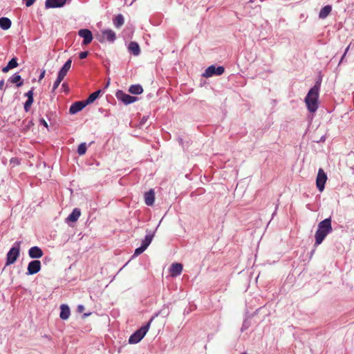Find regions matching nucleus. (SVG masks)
Instances as JSON below:
<instances>
[{"instance_id": "nucleus-1", "label": "nucleus", "mask_w": 354, "mask_h": 354, "mask_svg": "<svg viewBox=\"0 0 354 354\" xmlns=\"http://www.w3.org/2000/svg\"><path fill=\"white\" fill-rule=\"evenodd\" d=\"M333 232L331 216L320 221L317 225V230L315 234L314 246L317 247L324 241L328 234Z\"/></svg>"}, {"instance_id": "nucleus-2", "label": "nucleus", "mask_w": 354, "mask_h": 354, "mask_svg": "<svg viewBox=\"0 0 354 354\" xmlns=\"http://www.w3.org/2000/svg\"><path fill=\"white\" fill-rule=\"evenodd\" d=\"M319 88L318 86H313L308 91L306 97L305 103L308 111L310 113H315L319 107Z\"/></svg>"}, {"instance_id": "nucleus-3", "label": "nucleus", "mask_w": 354, "mask_h": 354, "mask_svg": "<svg viewBox=\"0 0 354 354\" xmlns=\"http://www.w3.org/2000/svg\"><path fill=\"white\" fill-rule=\"evenodd\" d=\"M159 315V313H156L153 316L151 317V319L148 321V322L140 327L139 329L136 330L129 338V343L131 344H134L140 342L144 337L146 335L148 332L151 324L154 319L156 317Z\"/></svg>"}, {"instance_id": "nucleus-4", "label": "nucleus", "mask_w": 354, "mask_h": 354, "mask_svg": "<svg viewBox=\"0 0 354 354\" xmlns=\"http://www.w3.org/2000/svg\"><path fill=\"white\" fill-rule=\"evenodd\" d=\"M20 241L15 242L7 253L6 266L13 264L17 261L20 253Z\"/></svg>"}, {"instance_id": "nucleus-5", "label": "nucleus", "mask_w": 354, "mask_h": 354, "mask_svg": "<svg viewBox=\"0 0 354 354\" xmlns=\"http://www.w3.org/2000/svg\"><path fill=\"white\" fill-rule=\"evenodd\" d=\"M116 98L122 102L124 105L131 104L138 100V97L135 96H131L126 93H124L122 90H118L115 93Z\"/></svg>"}, {"instance_id": "nucleus-6", "label": "nucleus", "mask_w": 354, "mask_h": 354, "mask_svg": "<svg viewBox=\"0 0 354 354\" xmlns=\"http://www.w3.org/2000/svg\"><path fill=\"white\" fill-rule=\"evenodd\" d=\"M224 72L225 68L223 66L211 65L205 69L203 76L208 78L214 75H221Z\"/></svg>"}, {"instance_id": "nucleus-7", "label": "nucleus", "mask_w": 354, "mask_h": 354, "mask_svg": "<svg viewBox=\"0 0 354 354\" xmlns=\"http://www.w3.org/2000/svg\"><path fill=\"white\" fill-rule=\"evenodd\" d=\"M327 175L324 171L320 168L318 170L317 178H316V186L317 189L322 192L325 188V184L327 180Z\"/></svg>"}, {"instance_id": "nucleus-8", "label": "nucleus", "mask_w": 354, "mask_h": 354, "mask_svg": "<svg viewBox=\"0 0 354 354\" xmlns=\"http://www.w3.org/2000/svg\"><path fill=\"white\" fill-rule=\"evenodd\" d=\"M41 270V262L37 259L29 262L27 268V275H33L39 272Z\"/></svg>"}, {"instance_id": "nucleus-9", "label": "nucleus", "mask_w": 354, "mask_h": 354, "mask_svg": "<svg viewBox=\"0 0 354 354\" xmlns=\"http://www.w3.org/2000/svg\"><path fill=\"white\" fill-rule=\"evenodd\" d=\"M78 35L83 38L82 45L89 44L93 39L92 32L87 28L80 29L78 31Z\"/></svg>"}, {"instance_id": "nucleus-10", "label": "nucleus", "mask_w": 354, "mask_h": 354, "mask_svg": "<svg viewBox=\"0 0 354 354\" xmlns=\"http://www.w3.org/2000/svg\"><path fill=\"white\" fill-rule=\"evenodd\" d=\"M158 227V225L157 226ZM158 227L155 229V230L152 231L151 230L147 229L146 232L147 234L145 236V239L142 240L141 246L145 248L146 250L149 247V245L151 244L154 236L156 231L157 230Z\"/></svg>"}, {"instance_id": "nucleus-11", "label": "nucleus", "mask_w": 354, "mask_h": 354, "mask_svg": "<svg viewBox=\"0 0 354 354\" xmlns=\"http://www.w3.org/2000/svg\"><path fill=\"white\" fill-rule=\"evenodd\" d=\"M86 106V104L84 100L76 101L71 105L69 108V113L71 115L75 114L81 111Z\"/></svg>"}, {"instance_id": "nucleus-12", "label": "nucleus", "mask_w": 354, "mask_h": 354, "mask_svg": "<svg viewBox=\"0 0 354 354\" xmlns=\"http://www.w3.org/2000/svg\"><path fill=\"white\" fill-rule=\"evenodd\" d=\"M66 3V0H46L45 8H57L63 7Z\"/></svg>"}, {"instance_id": "nucleus-13", "label": "nucleus", "mask_w": 354, "mask_h": 354, "mask_svg": "<svg viewBox=\"0 0 354 354\" xmlns=\"http://www.w3.org/2000/svg\"><path fill=\"white\" fill-rule=\"evenodd\" d=\"M183 265L180 263H174L169 268L170 274L173 277L179 276L183 271Z\"/></svg>"}, {"instance_id": "nucleus-14", "label": "nucleus", "mask_w": 354, "mask_h": 354, "mask_svg": "<svg viewBox=\"0 0 354 354\" xmlns=\"http://www.w3.org/2000/svg\"><path fill=\"white\" fill-rule=\"evenodd\" d=\"M81 216V210L80 208H74L72 212L66 218V222L67 223H75L76 222L80 216Z\"/></svg>"}, {"instance_id": "nucleus-15", "label": "nucleus", "mask_w": 354, "mask_h": 354, "mask_svg": "<svg viewBox=\"0 0 354 354\" xmlns=\"http://www.w3.org/2000/svg\"><path fill=\"white\" fill-rule=\"evenodd\" d=\"M42 250L38 246L31 247L28 250V255L32 259H39L43 256Z\"/></svg>"}, {"instance_id": "nucleus-16", "label": "nucleus", "mask_w": 354, "mask_h": 354, "mask_svg": "<svg viewBox=\"0 0 354 354\" xmlns=\"http://www.w3.org/2000/svg\"><path fill=\"white\" fill-rule=\"evenodd\" d=\"M145 203L148 206H151L154 203L155 201V192L153 189H151L148 192L145 193L144 195Z\"/></svg>"}, {"instance_id": "nucleus-17", "label": "nucleus", "mask_w": 354, "mask_h": 354, "mask_svg": "<svg viewBox=\"0 0 354 354\" xmlns=\"http://www.w3.org/2000/svg\"><path fill=\"white\" fill-rule=\"evenodd\" d=\"M127 48L129 53L134 56H138L140 54V48L136 41H131L129 44Z\"/></svg>"}, {"instance_id": "nucleus-18", "label": "nucleus", "mask_w": 354, "mask_h": 354, "mask_svg": "<svg viewBox=\"0 0 354 354\" xmlns=\"http://www.w3.org/2000/svg\"><path fill=\"white\" fill-rule=\"evenodd\" d=\"M8 82L15 84L17 87H20L24 84V80L19 73H15L10 77L8 80Z\"/></svg>"}, {"instance_id": "nucleus-19", "label": "nucleus", "mask_w": 354, "mask_h": 354, "mask_svg": "<svg viewBox=\"0 0 354 354\" xmlns=\"http://www.w3.org/2000/svg\"><path fill=\"white\" fill-rule=\"evenodd\" d=\"M102 37L106 38V41L113 43L116 39V35L111 29H106L102 32Z\"/></svg>"}, {"instance_id": "nucleus-20", "label": "nucleus", "mask_w": 354, "mask_h": 354, "mask_svg": "<svg viewBox=\"0 0 354 354\" xmlns=\"http://www.w3.org/2000/svg\"><path fill=\"white\" fill-rule=\"evenodd\" d=\"M71 315L70 308L67 304H62L60 306L59 317L63 320H66Z\"/></svg>"}, {"instance_id": "nucleus-21", "label": "nucleus", "mask_w": 354, "mask_h": 354, "mask_svg": "<svg viewBox=\"0 0 354 354\" xmlns=\"http://www.w3.org/2000/svg\"><path fill=\"white\" fill-rule=\"evenodd\" d=\"M17 58L16 57H12L7 64V65L2 68L3 73H8L10 70L15 68L18 66Z\"/></svg>"}, {"instance_id": "nucleus-22", "label": "nucleus", "mask_w": 354, "mask_h": 354, "mask_svg": "<svg viewBox=\"0 0 354 354\" xmlns=\"http://www.w3.org/2000/svg\"><path fill=\"white\" fill-rule=\"evenodd\" d=\"M72 60L71 59H68L64 64L62 66L61 69L58 72V75L64 78V77L66 75L68 71L71 68V66Z\"/></svg>"}, {"instance_id": "nucleus-23", "label": "nucleus", "mask_w": 354, "mask_h": 354, "mask_svg": "<svg viewBox=\"0 0 354 354\" xmlns=\"http://www.w3.org/2000/svg\"><path fill=\"white\" fill-rule=\"evenodd\" d=\"M102 93L101 89H98L96 91L92 93L88 97L84 100L86 106L95 102L100 95Z\"/></svg>"}, {"instance_id": "nucleus-24", "label": "nucleus", "mask_w": 354, "mask_h": 354, "mask_svg": "<svg viewBox=\"0 0 354 354\" xmlns=\"http://www.w3.org/2000/svg\"><path fill=\"white\" fill-rule=\"evenodd\" d=\"M332 11V6L326 5L324 6L319 11V18L324 19H326Z\"/></svg>"}, {"instance_id": "nucleus-25", "label": "nucleus", "mask_w": 354, "mask_h": 354, "mask_svg": "<svg viewBox=\"0 0 354 354\" xmlns=\"http://www.w3.org/2000/svg\"><path fill=\"white\" fill-rule=\"evenodd\" d=\"M113 23L116 28H121L124 23V19L123 15L122 14H118L115 15L113 19Z\"/></svg>"}, {"instance_id": "nucleus-26", "label": "nucleus", "mask_w": 354, "mask_h": 354, "mask_svg": "<svg viewBox=\"0 0 354 354\" xmlns=\"http://www.w3.org/2000/svg\"><path fill=\"white\" fill-rule=\"evenodd\" d=\"M129 92L133 95H140L143 92V88L139 84H132L129 88Z\"/></svg>"}, {"instance_id": "nucleus-27", "label": "nucleus", "mask_w": 354, "mask_h": 354, "mask_svg": "<svg viewBox=\"0 0 354 354\" xmlns=\"http://www.w3.org/2000/svg\"><path fill=\"white\" fill-rule=\"evenodd\" d=\"M12 24L11 20L8 17L0 18V28L4 30H8L10 28Z\"/></svg>"}, {"instance_id": "nucleus-28", "label": "nucleus", "mask_w": 354, "mask_h": 354, "mask_svg": "<svg viewBox=\"0 0 354 354\" xmlns=\"http://www.w3.org/2000/svg\"><path fill=\"white\" fill-rule=\"evenodd\" d=\"M87 146L86 142H82L77 147V152L79 156H83L86 153Z\"/></svg>"}, {"instance_id": "nucleus-29", "label": "nucleus", "mask_w": 354, "mask_h": 354, "mask_svg": "<svg viewBox=\"0 0 354 354\" xmlns=\"http://www.w3.org/2000/svg\"><path fill=\"white\" fill-rule=\"evenodd\" d=\"M34 102V98H27L24 104V109L26 112H28L30 109L32 104Z\"/></svg>"}, {"instance_id": "nucleus-30", "label": "nucleus", "mask_w": 354, "mask_h": 354, "mask_svg": "<svg viewBox=\"0 0 354 354\" xmlns=\"http://www.w3.org/2000/svg\"><path fill=\"white\" fill-rule=\"evenodd\" d=\"M64 80V77L57 75V79L53 83V86L52 88V93H54L55 90L58 88L62 81Z\"/></svg>"}, {"instance_id": "nucleus-31", "label": "nucleus", "mask_w": 354, "mask_h": 354, "mask_svg": "<svg viewBox=\"0 0 354 354\" xmlns=\"http://www.w3.org/2000/svg\"><path fill=\"white\" fill-rule=\"evenodd\" d=\"M250 326H251L250 320L248 318H245L243 320V324H242V326L241 328V332H243V331L246 330L247 329H248Z\"/></svg>"}, {"instance_id": "nucleus-32", "label": "nucleus", "mask_w": 354, "mask_h": 354, "mask_svg": "<svg viewBox=\"0 0 354 354\" xmlns=\"http://www.w3.org/2000/svg\"><path fill=\"white\" fill-rule=\"evenodd\" d=\"M145 250H146V249L140 245V247L137 248L135 250L134 253H133L132 257H135L139 256L142 252H144Z\"/></svg>"}, {"instance_id": "nucleus-33", "label": "nucleus", "mask_w": 354, "mask_h": 354, "mask_svg": "<svg viewBox=\"0 0 354 354\" xmlns=\"http://www.w3.org/2000/svg\"><path fill=\"white\" fill-rule=\"evenodd\" d=\"M10 163L12 165V167L19 165L21 164V159L17 157H13L10 160Z\"/></svg>"}, {"instance_id": "nucleus-34", "label": "nucleus", "mask_w": 354, "mask_h": 354, "mask_svg": "<svg viewBox=\"0 0 354 354\" xmlns=\"http://www.w3.org/2000/svg\"><path fill=\"white\" fill-rule=\"evenodd\" d=\"M149 118V115H143L139 122V126L142 127L143 125H145L146 124V122H147Z\"/></svg>"}, {"instance_id": "nucleus-35", "label": "nucleus", "mask_w": 354, "mask_h": 354, "mask_svg": "<svg viewBox=\"0 0 354 354\" xmlns=\"http://www.w3.org/2000/svg\"><path fill=\"white\" fill-rule=\"evenodd\" d=\"M24 95L27 97V98H34V87H32Z\"/></svg>"}, {"instance_id": "nucleus-36", "label": "nucleus", "mask_w": 354, "mask_h": 354, "mask_svg": "<svg viewBox=\"0 0 354 354\" xmlns=\"http://www.w3.org/2000/svg\"><path fill=\"white\" fill-rule=\"evenodd\" d=\"M88 55V51H82L79 53V57L81 59H84L87 57Z\"/></svg>"}, {"instance_id": "nucleus-37", "label": "nucleus", "mask_w": 354, "mask_h": 354, "mask_svg": "<svg viewBox=\"0 0 354 354\" xmlns=\"http://www.w3.org/2000/svg\"><path fill=\"white\" fill-rule=\"evenodd\" d=\"M39 122L40 125H42V126L45 127H46V128L48 127V123L46 122V121L44 120V118L41 117L39 118Z\"/></svg>"}, {"instance_id": "nucleus-38", "label": "nucleus", "mask_w": 354, "mask_h": 354, "mask_svg": "<svg viewBox=\"0 0 354 354\" xmlns=\"http://www.w3.org/2000/svg\"><path fill=\"white\" fill-rule=\"evenodd\" d=\"M25 2L26 7H30L34 4L36 0H23Z\"/></svg>"}, {"instance_id": "nucleus-39", "label": "nucleus", "mask_w": 354, "mask_h": 354, "mask_svg": "<svg viewBox=\"0 0 354 354\" xmlns=\"http://www.w3.org/2000/svg\"><path fill=\"white\" fill-rule=\"evenodd\" d=\"M99 111L102 113H104L105 117H109L110 113L108 110L104 109L103 108H100Z\"/></svg>"}, {"instance_id": "nucleus-40", "label": "nucleus", "mask_w": 354, "mask_h": 354, "mask_svg": "<svg viewBox=\"0 0 354 354\" xmlns=\"http://www.w3.org/2000/svg\"><path fill=\"white\" fill-rule=\"evenodd\" d=\"M84 306L82 305V304H79L77 307V313H81L84 311Z\"/></svg>"}, {"instance_id": "nucleus-41", "label": "nucleus", "mask_w": 354, "mask_h": 354, "mask_svg": "<svg viewBox=\"0 0 354 354\" xmlns=\"http://www.w3.org/2000/svg\"><path fill=\"white\" fill-rule=\"evenodd\" d=\"M62 88H64V91L65 92H68L69 91V88H68V85L67 83L66 82H64L62 84Z\"/></svg>"}, {"instance_id": "nucleus-42", "label": "nucleus", "mask_w": 354, "mask_h": 354, "mask_svg": "<svg viewBox=\"0 0 354 354\" xmlns=\"http://www.w3.org/2000/svg\"><path fill=\"white\" fill-rule=\"evenodd\" d=\"M46 71L42 70L39 76V81H41L45 76Z\"/></svg>"}, {"instance_id": "nucleus-43", "label": "nucleus", "mask_w": 354, "mask_h": 354, "mask_svg": "<svg viewBox=\"0 0 354 354\" xmlns=\"http://www.w3.org/2000/svg\"><path fill=\"white\" fill-rule=\"evenodd\" d=\"M321 82H322V80L319 79L317 81H316L315 84L314 86H318V88H319V91L320 90V86H321Z\"/></svg>"}, {"instance_id": "nucleus-44", "label": "nucleus", "mask_w": 354, "mask_h": 354, "mask_svg": "<svg viewBox=\"0 0 354 354\" xmlns=\"http://www.w3.org/2000/svg\"><path fill=\"white\" fill-rule=\"evenodd\" d=\"M263 307H260V308H257V309L254 312V313L252 314V316H254V315H255L258 314V313H259V311H260L261 309H263Z\"/></svg>"}, {"instance_id": "nucleus-45", "label": "nucleus", "mask_w": 354, "mask_h": 354, "mask_svg": "<svg viewBox=\"0 0 354 354\" xmlns=\"http://www.w3.org/2000/svg\"><path fill=\"white\" fill-rule=\"evenodd\" d=\"M3 85H4V80H1L0 81V90H2L3 88Z\"/></svg>"}, {"instance_id": "nucleus-46", "label": "nucleus", "mask_w": 354, "mask_h": 354, "mask_svg": "<svg viewBox=\"0 0 354 354\" xmlns=\"http://www.w3.org/2000/svg\"><path fill=\"white\" fill-rule=\"evenodd\" d=\"M345 56L346 55L345 54H343V55L342 56L341 59H340V61H339V64H340L341 63H342L344 62V59L345 58Z\"/></svg>"}, {"instance_id": "nucleus-47", "label": "nucleus", "mask_w": 354, "mask_h": 354, "mask_svg": "<svg viewBox=\"0 0 354 354\" xmlns=\"http://www.w3.org/2000/svg\"><path fill=\"white\" fill-rule=\"evenodd\" d=\"M316 248H317V247H315V246H314V248L311 250V252H310V257H311V256H313V254L315 253V250H316Z\"/></svg>"}, {"instance_id": "nucleus-48", "label": "nucleus", "mask_w": 354, "mask_h": 354, "mask_svg": "<svg viewBox=\"0 0 354 354\" xmlns=\"http://www.w3.org/2000/svg\"><path fill=\"white\" fill-rule=\"evenodd\" d=\"M33 125V122L32 120L28 122V124L27 125V128H29L30 126Z\"/></svg>"}, {"instance_id": "nucleus-49", "label": "nucleus", "mask_w": 354, "mask_h": 354, "mask_svg": "<svg viewBox=\"0 0 354 354\" xmlns=\"http://www.w3.org/2000/svg\"><path fill=\"white\" fill-rule=\"evenodd\" d=\"M324 141H325V136H323L321 137L320 140L318 142H324Z\"/></svg>"}, {"instance_id": "nucleus-50", "label": "nucleus", "mask_w": 354, "mask_h": 354, "mask_svg": "<svg viewBox=\"0 0 354 354\" xmlns=\"http://www.w3.org/2000/svg\"><path fill=\"white\" fill-rule=\"evenodd\" d=\"M350 46H351V44H350V45H348V46L346 47V48L345 49V51H344V54L346 55L347 52H348V50H349Z\"/></svg>"}, {"instance_id": "nucleus-51", "label": "nucleus", "mask_w": 354, "mask_h": 354, "mask_svg": "<svg viewBox=\"0 0 354 354\" xmlns=\"http://www.w3.org/2000/svg\"><path fill=\"white\" fill-rule=\"evenodd\" d=\"M91 313H84L83 315V317H88Z\"/></svg>"}, {"instance_id": "nucleus-52", "label": "nucleus", "mask_w": 354, "mask_h": 354, "mask_svg": "<svg viewBox=\"0 0 354 354\" xmlns=\"http://www.w3.org/2000/svg\"><path fill=\"white\" fill-rule=\"evenodd\" d=\"M277 207H276L274 212L272 214V217L276 214Z\"/></svg>"}, {"instance_id": "nucleus-53", "label": "nucleus", "mask_w": 354, "mask_h": 354, "mask_svg": "<svg viewBox=\"0 0 354 354\" xmlns=\"http://www.w3.org/2000/svg\"><path fill=\"white\" fill-rule=\"evenodd\" d=\"M44 261L45 262H46V261H48V258H47V257H46V258L44 259Z\"/></svg>"}, {"instance_id": "nucleus-54", "label": "nucleus", "mask_w": 354, "mask_h": 354, "mask_svg": "<svg viewBox=\"0 0 354 354\" xmlns=\"http://www.w3.org/2000/svg\"><path fill=\"white\" fill-rule=\"evenodd\" d=\"M46 116L48 119H50L49 115H48V113H46Z\"/></svg>"}, {"instance_id": "nucleus-55", "label": "nucleus", "mask_w": 354, "mask_h": 354, "mask_svg": "<svg viewBox=\"0 0 354 354\" xmlns=\"http://www.w3.org/2000/svg\"><path fill=\"white\" fill-rule=\"evenodd\" d=\"M109 84V82H107L106 87H107Z\"/></svg>"}, {"instance_id": "nucleus-56", "label": "nucleus", "mask_w": 354, "mask_h": 354, "mask_svg": "<svg viewBox=\"0 0 354 354\" xmlns=\"http://www.w3.org/2000/svg\"><path fill=\"white\" fill-rule=\"evenodd\" d=\"M182 141H183V139H182V138H180V142H182Z\"/></svg>"}, {"instance_id": "nucleus-57", "label": "nucleus", "mask_w": 354, "mask_h": 354, "mask_svg": "<svg viewBox=\"0 0 354 354\" xmlns=\"http://www.w3.org/2000/svg\"><path fill=\"white\" fill-rule=\"evenodd\" d=\"M241 354H246V353H241Z\"/></svg>"}]
</instances>
